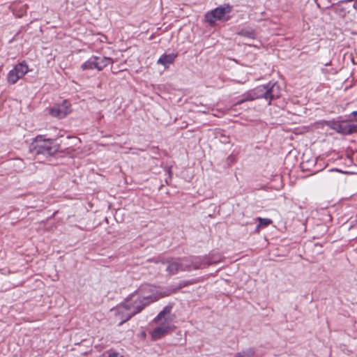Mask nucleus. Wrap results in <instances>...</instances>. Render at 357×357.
Segmentation results:
<instances>
[{
  "label": "nucleus",
  "mask_w": 357,
  "mask_h": 357,
  "mask_svg": "<svg viewBox=\"0 0 357 357\" xmlns=\"http://www.w3.org/2000/svg\"><path fill=\"white\" fill-rule=\"evenodd\" d=\"M172 292L173 291L169 289L162 290L151 285L142 287L123 302L111 309V314L121 325L140 312L146 305L170 295Z\"/></svg>",
  "instance_id": "1"
},
{
  "label": "nucleus",
  "mask_w": 357,
  "mask_h": 357,
  "mask_svg": "<svg viewBox=\"0 0 357 357\" xmlns=\"http://www.w3.org/2000/svg\"><path fill=\"white\" fill-rule=\"evenodd\" d=\"M231 11V6L229 4L221 5L206 13L205 15L206 21L210 25H214L218 20L227 21L229 19V13Z\"/></svg>",
  "instance_id": "2"
},
{
  "label": "nucleus",
  "mask_w": 357,
  "mask_h": 357,
  "mask_svg": "<svg viewBox=\"0 0 357 357\" xmlns=\"http://www.w3.org/2000/svg\"><path fill=\"white\" fill-rule=\"evenodd\" d=\"M32 149L37 154L50 155L57 151V146L50 139L38 137L33 142Z\"/></svg>",
  "instance_id": "3"
},
{
  "label": "nucleus",
  "mask_w": 357,
  "mask_h": 357,
  "mask_svg": "<svg viewBox=\"0 0 357 357\" xmlns=\"http://www.w3.org/2000/svg\"><path fill=\"white\" fill-rule=\"evenodd\" d=\"M276 87L278 88V86L275 84H273L271 87L265 85L259 86L248 94L245 100H253L256 98L262 97L265 98L266 99L272 100L275 97L278 96V95H275L273 93ZM243 101H245V100H241V102ZM270 103L271 100H269L268 104Z\"/></svg>",
  "instance_id": "4"
},
{
  "label": "nucleus",
  "mask_w": 357,
  "mask_h": 357,
  "mask_svg": "<svg viewBox=\"0 0 357 357\" xmlns=\"http://www.w3.org/2000/svg\"><path fill=\"white\" fill-rule=\"evenodd\" d=\"M72 112L71 104L68 100H63L47 109L50 115L57 119H63Z\"/></svg>",
  "instance_id": "5"
},
{
  "label": "nucleus",
  "mask_w": 357,
  "mask_h": 357,
  "mask_svg": "<svg viewBox=\"0 0 357 357\" xmlns=\"http://www.w3.org/2000/svg\"><path fill=\"white\" fill-rule=\"evenodd\" d=\"M29 71V68L26 63L24 62L20 63L9 71L7 75V80L11 84H15Z\"/></svg>",
  "instance_id": "6"
},
{
  "label": "nucleus",
  "mask_w": 357,
  "mask_h": 357,
  "mask_svg": "<svg viewBox=\"0 0 357 357\" xmlns=\"http://www.w3.org/2000/svg\"><path fill=\"white\" fill-rule=\"evenodd\" d=\"M172 305H167L157 315L154 321L158 325H173L172 322L176 318L174 314L172 313Z\"/></svg>",
  "instance_id": "7"
},
{
  "label": "nucleus",
  "mask_w": 357,
  "mask_h": 357,
  "mask_svg": "<svg viewBox=\"0 0 357 357\" xmlns=\"http://www.w3.org/2000/svg\"><path fill=\"white\" fill-rule=\"evenodd\" d=\"M166 270L170 275L176 273L178 271H190V266L185 261H172L166 265Z\"/></svg>",
  "instance_id": "8"
},
{
  "label": "nucleus",
  "mask_w": 357,
  "mask_h": 357,
  "mask_svg": "<svg viewBox=\"0 0 357 357\" xmlns=\"http://www.w3.org/2000/svg\"><path fill=\"white\" fill-rule=\"evenodd\" d=\"M333 128L337 132L344 135L349 134L357 130L354 125L345 121L335 122L333 125Z\"/></svg>",
  "instance_id": "9"
},
{
  "label": "nucleus",
  "mask_w": 357,
  "mask_h": 357,
  "mask_svg": "<svg viewBox=\"0 0 357 357\" xmlns=\"http://www.w3.org/2000/svg\"><path fill=\"white\" fill-rule=\"evenodd\" d=\"M175 328L176 327L174 325H158V326L151 332V337L154 340H159Z\"/></svg>",
  "instance_id": "10"
},
{
  "label": "nucleus",
  "mask_w": 357,
  "mask_h": 357,
  "mask_svg": "<svg viewBox=\"0 0 357 357\" xmlns=\"http://www.w3.org/2000/svg\"><path fill=\"white\" fill-rule=\"evenodd\" d=\"M176 56V54H164L159 58L157 63L167 68L174 62Z\"/></svg>",
  "instance_id": "11"
},
{
  "label": "nucleus",
  "mask_w": 357,
  "mask_h": 357,
  "mask_svg": "<svg viewBox=\"0 0 357 357\" xmlns=\"http://www.w3.org/2000/svg\"><path fill=\"white\" fill-rule=\"evenodd\" d=\"M96 58V69L98 70H102L105 67L113 63V60L109 57H98Z\"/></svg>",
  "instance_id": "12"
},
{
  "label": "nucleus",
  "mask_w": 357,
  "mask_h": 357,
  "mask_svg": "<svg viewBox=\"0 0 357 357\" xmlns=\"http://www.w3.org/2000/svg\"><path fill=\"white\" fill-rule=\"evenodd\" d=\"M96 65H97V63H96V58H94V56H93L82 65V68L84 70H92L94 68L96 69Z\"/></svg>",
  "instance_id": "13"
},
{
  "label": "nucleus",
  "mask_w": 357,
  "mask_h": 357,
  "mask_svg": "<svg viewBox=\"0 0 357 357\" xmlns=\"http://www.w3.org/2000/svg\"><path fill=\"white\" fill-rule=\"evenodd\" d=\"M257 220L259 221V225L256 228L257 231H259L261 228L265 227L272 223V220L268 218H258Z\"/></svg>",
  "instance_id": "14"
},
{
  "label": "nucleus",
  "mask_w": 357,
  "mask_h": 357,
  "mask_svg": "<svg viewBox=\"0 0 357 357\" xmlns=\"http://www.w3.org/2000/svg\"><path fill=\"white\" fill-rule=\"evenodd\" d=\"M239 34L249 37V38H253L255 37V33H254L253 31H252V30H243V31H241L239 33Z\"/></svg>",
  "instance_id": "15"
},
{
  "label": "nucleus",
  "mask_w": 357,
  "mask_h": 357,
  "mask_svg": "<svg viewBox=\"0 0 357 357\" xmlns=\"http://www.w3.org/2000/svg\"><path fill=\"white\" fill-rule=\"evenodd\" d=\"M108 357H123V356L119 353L114 352V353L110 354Z\"/></svg>",
  "instance_id": "16"
},
{
  "label": "nucleus",
  "mask_w": 357,
  "mask_h": 357,
  "mask_svg": "<svg viewBox=\"0 0 357 357\" xmlns=\"http://www.w3.org/2000/svg\"><path fill=\"white\" fill-rule=\"evenodd\" d=\"M234 357H248L245 355H242L241 354H237Z\"/></svg>",
  "instance_id": "17"
},
{
  "label": "nucleus",
  "mask_w": 357,
  "mask_h": 357,
  "mask_svg": "<svg viewBox=\"0 0 357 357\" xmlns=\"http://www.w3.org/2000/svg\"><path fill=\"white\" fill-rule=\"evenodd\" d=\"M354 116H356L357 115V110L356 111H354L352 113Z\"/></svg>",
  "instance_id": "18"
},
{
  "label": "nucleus",
  "mask_w": 357,
  "mask_h": 357,
  "mask_svg": "<svg viewBox=\"0 0 357 357\" xmlns=\"http://www.w3.org/2000/svg\"><path fill=\"white\" fill-rule=\"evenodd\" d=\"M199 268V267L198 266H194V269H197V268Z\"/></svg>",
  "instance_id": "19"
}]
</instances>
